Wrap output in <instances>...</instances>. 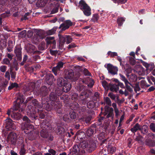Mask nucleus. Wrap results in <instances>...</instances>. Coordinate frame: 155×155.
Masks as SVG:
<instances>
[{"instance_id":"58","label":"nucleus","mask_w":155,"mask_h":155,"mask_svg":"<svg viewBox=\"0 0 155 155\" xmlns=\"http://www.w3.org/2000/svg\"><path fill=\"white\" fill-rule=\"evenodd\" d=\"M69 114L70 117L71 119H75L76 117V114L74 112H71Z\"/></svg>"},{"instance_id":"31","label":"nucleus","mask_w":155,"mask_h":155,"mask_svg":"<svg viewBox=\"0 0 155 155\" xmlns=\"http://www.w3.org/2000/svg\"><path fill=\"white\" fill-rule=\"evenodd\" d=\"M43 102L45 104V105L44 107L45 108V109L48 111H50L52 109V104H49L48 103L46 102V103L45 104V99H44Z\"/></svg>"},{"instance_id":"12","label":"nucleus","mask_w":155,"mask_h":155,"mask_svg":"<svg viewBox=\"0 0 155 155\" xmlns=\"http://www.w3.org/2000/svg\"><path fill=\"white\" fill-rule=\"evenodd\" d=\"M21 48L19 46H16L15 47L14 52L15 53L18 60H20L21 59Z\"/></svg>"},{"instance_id":"37","label":"nucleus","mask_w":155,"mask_h":155,"mask_svg":"<svg viewBox=\"0 0 155 155\" xmlns=\"http://www.w3.org/2000/svg\"><path fill=\"white\" fill-rule=\"evenodd\" d=\"M86 133L88 136L90 137L93 134L94 130L91 128H89L87 130Z\"/></svg>"},{"instance_id":"7","label":"nucleus","mask_w":155,"mask_h":155,"mask_svg":"<svg viewBox=\"0 0 155 155\" xmlns=\"http://www.w3.org/2000/svg\"><path fill=\"white\" fill-rule=\"evenodd\" d=\"M105 112L103 114L104 116L106 115V118L113 117L114 116V109L112 107L106 106L105 107Z\"/></svg>"},{"instance_id":"45","label":"nucleus","mask_w":155,"mask_h":155,"mask_svg":"<svg viewBox=\"0 0 155 155\" xmlns=\"http://www.w3.org/2000/svg\"><path fill=\"white\" fill-rule=\"evenodd\" d=\"M108 150L110 153L113 154L116 151V148L114 147H108Z\"/></svg>"},{"instance_id":"61","label":"nucleus","mask_w":155,"mask_h":155,"mask_svg":"<svg viewBox=\"0 0 155 155\" xmlns=\"http://www.w3.org/2000/svg\"><path fill=\"white\" fill-rule=\"evenodd\" d=\"M134 58L129 57V59L130 63L132 65H134L135 64V61Z\"/></svg>"},{"instance_id":"34","label":"nucleus","mask_w":155,"mask_h":155,"mask_svg":"<svg viewBox=\"0 0 155 155\" xmlns=\"http://www.w3.org/2000/svg\"><path fill=\"white\" fill-rule=\"evenodd\" d=\"M57 29V27H54L52 29L48 30L46 31V34L48 35H51L54 34Z\"/></svg>"},{"instance_id":"20","label":"nucleus","mask_w":155,"mask_h":155,"mask_svg":"<svg viewBox=\"0 0 155 155\" xmlns=\"http://www.w3.org/2000/svg\"><path fill=\"white\" fill-rule=\"evenodd\" d=\"M80 151V148L78 145H74L72 149L73 155H78Z\"/></svg>"},{"instance_id":"1","label":"nucleus","mask_w":155,"mask_h":155,"mask_svg":"<svg viewBox=\"0 0 155 155\" xmlns=\"http://www.w3.org/2000/svg\"><path fill=\"white\" fill-rule=\"evenodd\" d=\"M74 69L76 72L74 74V71L71 69L65 71L64 78L71 80L72 81H75L77 80L80 76L79 71L82 70V68L79 66H75Z\"/></svg>"},{"instance_id":"50","label":"nucleus","mask_w":155,"mask_h":155,"mask_svg":"<svg viewBox=\"0 0 155 155\" xmlns=\"http://www.w3.org/2000/svg\"><path fill=\"white\" fill-rule=\"evenodd\" d=\"M115 101L117 102V104L119 105H120L121 104L124 102V100L123 99L120 100L119 98V96H117L116 100H115Z\"/></svg>"},{"instance_id":"32","label":"nucleus","mask_w":155,"mask_h":155,"mask_svg":"<svg viewBox=\"0 0 155 155\" xmlns=\"http://www.w3.org/2000/svg\"><path fill=\"white\" fill-rule=\"evenodd\" d=\"M13 47V41L11 40L9 41L8 43V47L7 48L8 51L10 52L12 51Z\"/></svg>"},{"instance_id":"43","label":"nucleus","mask_w":155,"mask_h":155,"mask_svg":"<svg viewBox=\"0 0 155 155\" xmlns=\"http://www.w3.org/2000/svg\"><path fill=\"white\" fill-rule=\"evenodd\" d=\"M104 100L107 105L110 106L111 105V101L109 97H104Z\"/></svg>"},{"instance_id":"56","label":"nucleus","mask_w":155,"mask_h":155,"mask_svg":"<svg viewBox=\"0 0 155 155\" xmlns=\"http://www.w3.org/2000/svg\"><path fill=\"white\" fill-rule=\"evenodd\" d=\"M150 129L153 132H155V124L151 123L149 126Z\"/></svg>"},{"instance_id":"33","label":"nucleus","mask_w":155,"mask_h":155,"mask_svg":"<svg viewBox=\"0 0 155 155\" xmlns=\"http://www.w3.org/2000/svg\"><path fill=\"white\" fill-rule=\"evenodd\" d=\"M35 135L34 134L33 131L30 133L28 136V138L29 140H32L35 139L36 138Z\"/></svg>"},{"instance_id":"35","label":"nucleus","mask_w":155,"mask_h":155,"mask_svg":"<svg viewBox=\"0 0 155 155\" xmlns=\"http://www.w3.org/2000/svg\"><path fill=\"white\" fill-rule=\"evenodd\" d=\"M82 68V70L79 71H83V74L86 76H91V73L88 70L85 68H83L82 67L80 66Z\"/></svg>"},{"instance_id":"17","label":"nucleus","mask_w":155,"mask_h":155,"mask_svg":"<svg viewBox=\"0 0 155 155\" xmlns=\"http://www.w3.org/2000/svg\"><path fill=\"white\" fill-rule=\"evenodd\" d=\"M109 88L111 91H115L117 92L118 91L119 87H118V85L115 84H109Z\"/></svg>"},{"instance_id":"19","label":"nucleus","mask_w":155,"mask_h":155,"mask_svg":"<svg viewBox=\"0 0 155 155\" xmlns=\"http://www.w3.org/2000/svg\"><path fill=\"white\" fill-rule=\"evenodd\" d=\"M71 85L69 83L65 82L63 87V90L64 92H67L69 91L71 88Z\"/></svg>"},{"instance_id":"62","label":"nucleus","mask_w":155,"mask_h":155,"mask_svg":"<svg viewBox=\"0 0 155 155\" xmlns=\"http://www.w3.org/2000/svg\"><path fill=\"white\" fill-rule=\"evenodd\" d=\"M77 47V45L74 43H72L71 44H69L67 47V48L68 49H71Z\"/></svg>"},{"instance_id":"26","label":"nucleus","mask_w":155,"mask_h":155,"mask_svg":"<svg viewBox=\"0 0 155 155\" xmlns=\"http://www.w3.org/2000/svg\"><path fill=\"white\" fill-rule=\"evenodd\" d=\"M140 126L137 123L134 126L133 128L131 129L130 130L133 133H135L138 130H140Z\"/></svg>"},{"instance_id":"16","label":"nucleus","mask_w":155,"mask_h":155,"mask_svg":"<svg viewBox=\"0 0 155 155\" xmlns=\"http://www.w3.org/2000/svg\"><path fill=\"white\" fill-rule=\"evenodd\" d=\"M48 130L43 129L40 132V135L41 137L44 138H47L49 137Z\"/></svg>"},{"instance_id":"22","label":"nucleus","mask_w":155,"mask_h":155,"mask_svg":"<svg viewBox=\"0 0 155 155\" xmlns=\"http://www.w3.org/2000/svg\"><path fill=\"white\" fill-rule=\"evenodd\" d=\"M127 76L130 82H134L137 80V77L135 74H131L130 75L127 74Z\"/></svg>"},{"instance_id":"54","label":"nucleus","mask_w":155,"mask_h":155,"mask_svg":"<svg viewBox=\"0 0 155 155\" xmlns=\"http://www.w3.org/2000/svg\"><path fill=\"white\" fill-rule=\"evenodd\" d=\"M30 117L31 118V119L32 120L35 119L37 117V116L36 115L35 113V112L34 111L32 113L30 111Z\"/></svg>"},{"instance_id":"27","label":"nucleus","mask_w":155,"mask_h":155,"mask_svg":"<svg viewBox=\"0 0 155 155\" xmlns=\"http://www.w3.org/2000/svg\"><path fill=\"white\" fill-rule=\"evenodd\" d=\"M49 97L51 102L56 101L58 98L57 95L54 92H51L50 94Z\"/></svg>"},{"instance_id":"38","label":"nucleus","mask_w":155,"mask_h":155,"mask_svg":"<svg viewBox=\"0 0 155 155\" xmlns=\"http://www.w3.org/2000/svg\"><path fill=\"white\" fill-rule=\"evenodd\" d=\"M49 124L47 123H46L45 122H42L41 125V127L43 129H44L46 130H48V125Z\"/></svg>"},{"instance_id":"11","label":"nucleus","mask_w":155,"mask_h":155,"mask_svg":"<svg viewBox=\"0 0 155 155\" xmlns=\"http://www.w3.org/2000/svg\"><path fill=\"white\" fill-rule=\"evenodd\" d=\"M63 62L60 61L57 64V65L56 67L53 68L52 71L55 75H57L58 73H59L61 68H63Z\"/></svg>"},{"instance_id":"36","label":"nucleus","mask_w":155,"mask_h":155,"mask_svg":"<svg viewBox=\"0 0 155 155\" xmlns=\"http://www.w3.org/2000/svg\"><path fill=\"white\" fill-rule=\"evenodd\" d=\"M125 21V19L123 17L118 18L117 19V22L118 25L121 26L123 25V22Z\"/></svg>"},{"instance_id":"15","label":"nucleus","mask_w":155,"mask_h":155,"mask_svg":"<svg viewBox=\"0 0 155 155\" xmlns=\"http://www.w3.org/2000/svg\"><path fill=\"white\" fill-rule=\"evenodd\" d=\"M45 41L47 45L50 44H52L53 45H56V41L54 40V37H47L45 39Z\"/></svg>"},{"instance_id":"29","label":"nucleus","mask_w":155,"mask_h":155,"mask_svg":"<svg viewBox=\"0 0 155 155\" xmlns=\"http://www.w3.org/2000/svg\"><path fill=\"white\" fill-rule=\"evenodd\" d=\"M148 130L147 126L146 125H144L141 127H140V130L142 133L145 134L148 132Z\"/></svg>"},{"instance_id":"14","label":"nucleus","mask_w":155,"mask_h":155,"mask_svg":"<svg viewBox=\"0 0 155 155\" xmlns=\"http://www.w3.org/2000/svg\"><path fill=\"white\" fill-rule=\"evenodd\" d=\"M35 47L31 44H28L27 45V47L26 48L27 52L29 53L34 54L35 53H38L39 51H37L35 50Z\"/></svg>"},{"instance_id":"25","label":"nucleus","mask_w":155,"mask_h":155,"mask_svg":"<svg viewBox=\"0 0 155 155\" xmlns=\"http://www.w3.org/2000/svg\"><path fill=\"white\" fill-rule=\"evenodd\" d=\"M146 144L150 147H153L155 146V142L150 139H148L146 141Z\"/></svg>"},{"instance_id":"48","label":"nucleus","mask_w":155,"mask_h":155,"mask_svg":"<svg viewBox=\"0 0 155 155\" xmlns=\"http://www.w3.org/2000/svg\"><path fill=\"white\" fill-rule=\"evenodd\" d=\"M107 54L108 56H110V57L111 58H114L115 56H117V53L116 52H112L109 51L107 52Z\"/></svg>"},{"instance_id":"10","label":"nucleus","mask_w":155,"mask_h":155,"mask_svg":"<svg viewBox=\"0 0 155 155\" xmlns=\"http://www.w3.org/2000/svg\"><path fill=\"white\" fill-rule=\"evenodd\" d=\"M66 35H61L59 34H58V37L59 39V49L62 50L64 46V45L66 42Z\"/></svg>"},{"instance_id":"23","label":"nucleus","mask_w":155,"mask_h":155,"mask_svg":"<svg viewBox=\"0 0 155 155\" xmlns=\"http://www.w3.org/2000/svg\"><path fill=\"white\" fill-rule=\"evenodd\" d=\"M35 33L38 39H42L44 38V34L42 31L36 30Z\"/></svg>"},{"instance_id":"53","label":"nucleus","mask_w":155,"mask_h":155,"mask_svg":"<svg viewBox=\"0 0 155 155\" xmlns=\"http://www.w3.org/2000/svg\"><path fill=\"white\" fill-rule=\"evenodd\" d=\"M23 120L25 122V124H30V122H31V120L30 119L26 116H25L23 118Z\"/></svg>"},{"instance_id":"18","label":"nucleus","mask_w":155,"mask_h":155,"mask_svg":"<svg viewBox=\"0 0 155 155\" xmlns=\"http://www.w3.org/2000/svg\"><path fill=\"white\" fill-rule=\"evenodd\" d=\"M44 99H42V104H39L38 102L36 99L33 100L32 101V104L34 105L35 107H37L39 108H41L43 107V105L45 103L43 102Z\"/></svg>"},{"instance_id":"40","label":"nucleus","mask_w":155,"mask_h":155,"mask_svg":"<svg viewBox=\"0 0 155 155\" xmlns=\"http://www.w3.org/2000/svg\"><path fill=\"white\" fill-rule=\"evenodd\" d=\"M117 95H115L112 92H110L108 94V96L112 100L115 101L117 98Z\"/></svg>"},{"instance_id":"21","label":"nucleus","mask_w":155,"mask_h":155,"mask_svg":"<svg viewBox=\"0 0 155 155\" xmlns=\"http://www.w3.org/2000/svg\"><path fill=\"white\" fill-rule=\"evenodd\" d=\"M51 103L52 104V108L58 109H60L61 107V105L59 101H56L53 102H51Z\"/></svg>"},{"instance_id":"8","label":"nucleus","mask_w":155,"mask_h":155,"mask_svg":"<svg viewBox=\"0 0 155 155\" xmlns=\"http://www.w3.org/2000/svg\"><path fill=\"white\" fill-rule=\"evenodd\" d=\"M107 69L108 72L111 74L115 75L117 74L118 69L117 67L110 64H108L107 65Z\"/></svg>"},{"instance_id":"59","label":"nucleus","mask_w":155,"mask_h":155,"mask_svg":"<svg viewBox=\"0 0 155 155\" xmlns=\"http://www.w3.org/2000/svg\"><path fill=\"white\" fill-rule=\"evenodd\" d=\"M41 91L42 94H44L45 95L47 93V91L48 90L47 87L45 86H43L41 88Z\"/></svg>"},{"instance_id":"51","label":"nucleus","mask_w":155,"mask_h":155,"mask_svg":"<svg viewBox=\"0 0 155 155\" xmlns=\"http://www.w3.org/2000/svg\"><path fill=\"white\" fill-rule=\"evenodd\" d=\"M18 84L16 83H12L8 87V90H11L15 87H18Z\"/></svg>"},{"instance_id":"44","label":"nucleus","mask_w":155,"mask_h":155,"mask_svg":"<svg viewBox=\"0 0 155 155\" xmlns=\"http://www.w3.org/2000/svg\"><path fill=\"white\" fill-rule=\"evenodd\" d=\"M129 84H130V82H129L128 81L125 83L126 90L129 91L130 93H132L133 92V90L130 87Z\"/></svg>"},{"instance_id":"5","label":"nucleus","mask_w":155,"mask_h":155,"mask_svg":"<svg viewBox=\"0 0 155 155\" xmlns=\"http://www.w3.org/2000/svg\"><path fill=\"white\" fill-rule=\"evenodd\" d=\"M73 25V23L70 20H67L61 24L59 27V29H61L59 32L64 31L68 29L70 27Z\"/></svg>"},{"instance_id":"2","label":"nucleus","mask_w":155,"mask_h":155,"mask_svg":"<svg viewBox=\"0 0 155 155\" xmlns=\"http://www.w3.org/2000/svg\"><path fill=\"white\" fill-rule=\"evenodd\" d=\"M79 7L82 10L84 15L86 16L91 15V8L83 0H81L79 2Z\"/></svg>"},{"instance_id":"4","label":"nucleus","mask_w":155,"mask_h":155,"mask_svg":"<svg viewBox=\"0 0 155 155\" xmlns=\"http://www.w3.org/2000/svg\"><path fill=\"white\" fill-rule=\"evenodd\" d=\"M21 127L22 130H24V132L26 134H28L33 131L34 126L30 124L22 123L21 124Z\"/></svg>"},{"instance_id":"13","label":"nucleus","mask_w":155,"mask_h":155,"mask_svg":"<svg viewBox=\"0 0 155 155\" xmlns=\"http://www.w3.org/2000/svg\"><path fill=\"white\" fill-rule=\"evenodd\" d=\"M88 145L87 150L89 152H91L94 150L96 147V144L93 140L88 141Z\"/></svg>"},{"instance_id":"63","label":"nucleus","mask_w":155,"mask_h":155,"mask_svg":"<svg viewBox=\"0 0 155 155\" xmlns=\"http://www.w3.org/2000/svg\"><path fill=\"white\" fill-rule=\"evenodd\" d=\"M115 3H124L127 2V0H113Z\"/></svg>"},{"instance_id":"46","label":"nucleus","mask_w":155,"mask_h":155,"mask_svg":"<svg viewBox=\"0 0 155 155\" xmlns=\"http://www.w3.org/2000/svg\"><path fill=\"white\" fill-rule=\"evenodd\" d=\"M66 44H69L72 42L73 40L72 38L69 35H66Z\"/></svg>"},{"instance_id":"41","label":"nucleus","mask_w":155,"mask_h":155,"mask_svg":"<svg viewBox=\"0 0 155 155\" xmlns=\"http://www.w3.org/2000/svg\"><path fill=\"white\" fill-rule=\"evenodd\" d=\"M94 102L92 101H89L87 103V106L89 108H92L94 107Z\"/></svg>"},{"instance_id":"6","label":"nucleus","mask_w":155,"mask_h":155,"mask_svg":"<svg viewBox=\"0 0 155 155\" xmlns=\"http://www.w3.org/2000/svg\"><path fill=\"white\" fill-rule=\"evenodd\" d=\"M79 81L81 83L87 84V86L90 87H93L94 83L93 80L90 78L89 77H87L83 78H80L79 79Z\"/></svg>"},{"instance_id":"42","label":"nucleus","mask_w":155,"mask_h":155,"mask_svg":"<svg viewBox=\"0 0 155 155\" xmlns=\"http://www.w3.org/2000/svg\"><path fill=\"white\" fill-rule=\"evenodd\" d=\"M38 47V49L41 50H43L47 48L45 46V43L44 42H42L39 44Z\"/></svg>"},{"instance_id":"52","label":"nucleus","mask_w":155,"mask_h":155,"mask_svg":"<svg viewBox=\"0 0 155 155\" xmlns=\"http://www.w3.org/2000/svg\"><path fill=\"white\" fill-rule=\"evenodd\" d=\"M25 150L24 148V145H22L21 148L20 150V155H24L25 153Z\"/></svg>"},{"instance_id":"39","label":"nucleus","mask_w":155,"mask_h":155,"mask_svg":"<svg viewBox=\"0 0 155 155\" xmlns=\"http://www.w3.org/2000/svg\"><path fill=\"white\" fill-rule=\"evenodd\" d=\"M26 31L24 30L18 33V37L20 38H23L25 37L26 34Z\"/></svg>"},{"instance_id":"30","label":"nucleus","mask_w":155,"mask_h":155,"mask_svg":"<svg viewBox=\"0 0 155 155\" xmlns=\"http://www.w3.org/2000/svg\"><path fill=\"white\" fill-rule=\"evenodd\" d=\"M88 141L89 140L87 141H82L81 143L80 146L82 148H86L87 150L89 143Z\"/></svg>"},{"instance_id":"28","label":"nucleus","mask_w":155,"mask_h":155,"mask_svg":"<svg viewBox=\"0 0 155 155\" xmlns=\"http://www.w3.org/2000/svg\"><path fill=\"white\" fill-rule=\"evenodd\" d=\"M66 82L67 81H64L63 78H60L57 80V85L59 87H61L63 86L65 82Z\"/></svg>"},{"instance_id":"55","label":"nucleus","mask_w":155,"mask_h":155,"mask_svg":"<svg viewBox=\"0 0 155 155\" xmlns=\"http://www.w3.org/2000/svg\"><path fill=\"white\" fill-rule=\"evenodd\" d=\"M138 135L136 137V138L135 139V140L137 141L138 142H141L142 141L143 137L141 136L140 134H138Z\"/></svg>"},{"instance_id":"60","label":"nucleus","mask_w":155,"mask_h":155,"mask_svg":"<svg viewBox=\"0 0 155 155\" xmlns=\"http://www.w3.org/2000/svg\"><path fill=\"white\" fill-rule=\"evenodd\" d=\"M134 90L135 92L137 93V91H139L140 90V88L139 86L138 83H136L135 84V86L134 87Z\"/></svg>"},{"instance_id":"64","label":"nucleus","mask_w":155,"mask_h":155,"mask_svg":"<svg viewBox=\"0 0 155 155\" xmlns=\"http://www.w3.org/2000/svg\"><path fill=\"white\" fill-rule=\"evenodd\" d=\"M102 86L104 87L105 88L108 87L109 88V85L108 84L107 82L105 81H102Z\"/></svg>"},{"instance_id":"3","label":"nucleus","mask_w":155,"mask_h":155,"mask_svg":"<svg viewBox=\"0 0 155 155\" xmlns=\"http://www.w3.org/2000/svg\"><path fill=\"white\" fill-rule=\"evenodd\" d=\"M18 136L15 133H10L7 138V141L9 143L12 145L16 144Z\"/></svg>"},{"instance_id":"24","label":"nucleus","mask_w":155,"mask_h":155,"mask_svg":"<svg viewBox=\"0 0 155 155\" xmlns=\"http://www.w3.org/2000/svg\"><path fill=\"white\" fill-rule=\"evenodd\" d=\"M11 117L16 120H18L21 117V114L18 112L13 113L11 115Z\"/></svg>"},{"instance_id":"9","label":"nucleus","mask_w":155,"mask_h":155,"mask_svg":"<svg viewBox=\"0 0 155 155\" xmlns=\"http://www.w3.org/2000/svg\"><path fill=\"white\" fill-rule=\"evenodd\" d=\"M5 128L9 130L15 129L14 124L12 122V120L10 118L6 119L5 121Z\"/></svg>"},{"instance_id":"57","label":"nucleus","mask_w":155,"mask_h":155,"mask_svg":"<svg viewBox=\"0 0 155 155\" xmlns=\"http://www.w3.org/2000/svg\"><path fill=\"white\" fill-rule=\"evenodd\" d=\"M10 60L7 58H4L3 59L2 64L9 65L10 64Z\"/></svg>"},{"instance_id":"49","label":"nucleus","mask_w":155,"mask_h":155,"mask_svg":"<svg viewBox=\"0 0 155 155\" xmlns=\"http://www.w3.org/2000/svg\"><path fill=\"white\" fill-rule=\"evenodd\" d=\"M100 97L99 94L97 92H96L94 94V95L92 97V99L94 101H97V99H99Z\"/></svg>"},{"instance_id":"47","label":"nucleus","mask_w":155,"mask_h":155,"mask_svg":"<svg viewBox=\"0 0 155 155\" xmlns=\"http://www.w3.org/2000/svg\"><path fill=\"white\" fill-rule=\"evenodd\" d=\"M79 83H80L77 86V89L79 91H81L84 88V86L82 84H83L82 83H81L80 82Z\"/></svg>"}]
</instances>
